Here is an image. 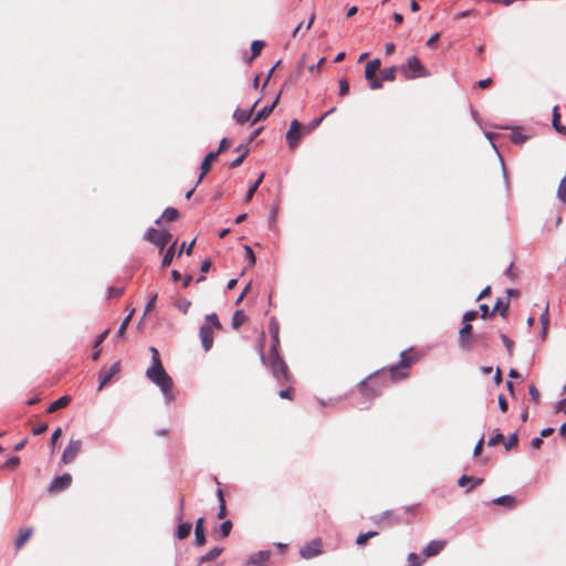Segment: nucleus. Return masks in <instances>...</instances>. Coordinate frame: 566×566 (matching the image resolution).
I'll list each match as a JSON object with an SVG mask.
<instances>
[{
    "label": "nucleus",
    "mask_w": 566,
    "mask_h": 566,
    "mask_svg": "<svg viewBox=\"0 0 566 566\" xmlns=\"http://www.w3.org/2000/svg\"><path fill=\"white\" fill-rule=\"evenodd\" d=\"M261 361L271 370L272 376L279 384L287 381L290 378L287 366L281 358L279 352L269 350V356L265 357L262 348L260 349Z\"/></svg>",
    "instance_id": "nucleus-1"
},
{
    "label": "nucleus",
    "mask_w": 566,
    "mask_h": 566,
    "mask_svg": "<svg viewBox=\"0 0 566 566\" xmlns=\"http://www.w3.org/2000/svg\"><path fill=\"white\" fill-rule=\"evenodd\" d=\"M146 377L160 389L167 405L175 400V395L172 392L174 381L165 368L157 370L147 369Z\"/></svg>",
    "instance_id": "nucleus-2"
},
{
    "label": "nucleus",
    "mask_w": 566,
    "mask_h": 566,
    "mask_svg": "<svg viewBox=\"0 0 566 566\" xmlns=\"http://www.w3.org/2000/svg\"><path fill=\"white\" fill-rule=\"evenodd\" d=\"M400 72L402 76L408 80L430 76V72L423 67L417 56L408 57L406 64L400 66Z\"/></svg>",
    "instance_id": "nucleus-3"
},
{
    "label": "nucleus",
    "mask_w": 566,
    "mask_h": 566,
    "mask_svg": "<svg viewBox=\"0 0 566 566\" xmlns=\"http://www.w3.org/2000/svg\"><path fill=\"white\" fill-rule=\"evenodd\" d=\"M413 361H416L415 357H408L406 352H401L400 361L389 369L391 379L394 381L405 379L408 375L407 369L412 365Z\"/></svg>",
    "instance_id": "nucleus-4"
},
{
    "label": "nucleus",
    "mask_w": 566,
    "mask_h": 566,
    "mask_svg": "<svg viewBox=\"0 0 566 566\" xmlns=\"http://www.w3.org/2000/svg\"><path fill=\"white\" fill-rule=\"evenodd\" d=\"M144 239L161 250L171 241L172 235L165 230L159 231L154 228H148L144 234Z\"/></svg>",
    "instance_id": "nucleus-5"
},
{
    "label": "nucleus",
    "mask_w": 566,
    "mask_h": 566,
    "mask_svg": "<svg viewBox=\"0 0 566 566\" xmlns=\"http://www.w3.org/2000/svg\"><path fill=\"white\" fill-rule=\"evenodd\" d=\"M323 542L319 537L313 538L300 548V555L304 559H312L323 554Z\"/></svg>",
    "instance_id": "nucleus-6"
},
{
    "label": "nucleus",
    "mask_w": 566,
    "mask_h": 566,
    "mask_svg": "<svg viewBox=\"0 0 566 566\" xmlns=\"http://www.w3.org/2000/svg\"><path fill=\"white\" fill-rule=\"evenodd\" d=\"M81 449H82V440L81 439H71L61 457V461L63 462V464L71 463L76 458V455L81 452Z\"/></svg>",
    "instance_id": "nucleus-7"
},
{
    "label": "nucleus",
    "mask_w": 566,
    "mask_h": 566,
    "mask_svg": "<svg viewBox=\"0 0 566 566\" xmlns=\"http://www.w3.org/2000/svg\"><path fill=\"white\" fill-rule=\"evenodd\" d=\"M195 241L196 240H192L191 243L186 248V244L185 242L181 244L180 249L178 252L175 251V244L176 242H174V244L166 251L164 258H163V261H161V265L165 268V266H168L171 264L175 255L176 256H179L184 251H186V253L189 255L192 251V247L195 244Z\"/></svg>",
    "instance_id": "nucleus-8"
},
{
    "label": "nucleus",
    "mask_w": 566,
    "mask_h": 566,
    "mask_svg": "<svg viewBox=\"0 0 566 566\" xmlns=\"http://www.w3.org/2000/svg\"><path fill=\"white\" fill-rule=\"evenodd\" d=\"M72 483V475L70 473H63L62 475L55 476L49 488L48 491L50 493H59L61 491L66 490Z\"/></svg>",
    "instance_id": "nucleus-9"
},
{
    "label": "nucleus",
    "mask_w": 566,
    "mask_h": 566,
    "mask_svg": "<svg viewBox=\"0 0 566 566\" xmlns=\"http://www.w3.org/2000/svg\"><path fill=\"white\" fill-rule=\"evenodd\" d=\"M271 557V551L264 549L251 554L245 562L247 566H266Z\"/></svg>",
    "instance_id": "nucleus-10"
},
{
    "label": "nucleus",
    "mask_w": 566,
    "mask_h": 566,
    "mask_svg": "<svg viewBox=\"0 0 566 566\" xmlns=\"http://www.w3.org/2000/svg\"><path fill=\"white\" fill-rule=\"evenodd\" d=\"M301 139L300 123L297 119H293L290 125V129L286 133V142L291 148L297 146Z\"/></svg>",
    "instance_id": "nucleus-11"
},
{
    "label": "nucleus",
    "mask_w": 566,
    "mask_h": 566,
    "mask_svg": "<svg viewBox=\"0 0 566 566\" xmlns=\"http://www.w3.org/2000/svg\"><path fill=\"white\" fill-rule=\"evenodd\" d=\"M212 334H213L212 326H210L208 324H203L200 327L201 344L206 352H208L212 347V344H213Z\"/></svg>",
    "instance_id": "nucleus-12"
},
{
    "label": "nucleus",
    "mask_w": 566,
    "mask_h": 566,
    "mask_svg": "<svg viewBox=\"0 0 566 566\" xmlns=\"http://www.w3.org/2000/svg\"><path fill=\"white\" fill-rule=\"evenodd\" d=\"M472 329V325L467 323L459 331V345L461 348L468 350L471 348V337L470 333Z\"/></svg>",
    "instance_id": "nucleus-13"
},
{
    "label": "nucleus",
    "mask_w": 566,
    "mask_h": 566,
    "mask_svg": "<svg viewBox=\"0 0 566 566\" xmlns=\"http://www.w3.org/2000/svg\"><path fill=\"white\" fill-rule=\"evenodd\" d=\"M446 542L443 541H431L422 551L424 558L438 555L444 547Z\"/></svg>",
    "instance_id": "nucleus-14"
},
{
    "label": "nucleus",
    "mask_w": 566,
    "mask_h": 566,
    "mask_svg": "<svg viewBox=\"0 0 566 566\" xmlns=\"http://www.w3.org/2000/svg\"><path fill=\"white\" fill-rule=\"evenodd\" d=\"M258 104V101L249 109H237L233 114L234 119L239 124H244L248 120H252V114Z\"/></svg>",
    "instance_id": "nucleus-15"
},
{
    "label": "nucleus",
    "mask_w": 566,
    "mask_h": 566,
    "mask_svg": "<svg viewBox=\"0 0 566 566\" xmlns=\"http://www.w3.org/2000/svg\"><path fill=\"white\" fill-rule=\"evenodd\" d=\"M218 151H210L202 160L201 163V174L198 177L197 185L202 180L205 175L210 170L211 163L217 158Z\"/></svg>",
    "instance_id": "nucleus-16"
},
{
    "label": "nucleus",
    "mask_w": 566,
    "mask_h": 566,
    "mask_svg": "<svg viewBox=\"0 0 566 566\" xmlns=\"http://www.w3.org/2000/svg\"><path fill=\"white\" fill-rule=\"evenodd\" d=\"M203 517H199L196 521V527H195V543L198 546H202L206 543V535L203 530Z\"/></svg>",
    "instance_id": "nucleus-17"
},
{
    "label": "nucleus",
    "mask_w": 566,
    "mask_h": 566,
    "mask_svg": "<svg viewBox=\"0 0 566 566\" xmlns=\"http://www.w3.org/2000/svg\"><path fill=\"white\" fill-rule=\"evenodd\" d=\"M279 95L276 96V98L273 101V103L271 105H266L264 107H262L256 114L255 116L252 118V122L251 124L254 125L256 124L259 120L265 118L266 116L270 115V113L273 111V108L275 107L277 101H279Z\"/></svg>",
    "instance_id": "nucleus-18"
},
{
    "label": "nucleus",
    "mask_w": 566,
    "mask_h": 566,
    "mask_svg": "<svg viewBox=\"0 0 566 566\" xmlns=\"http://www.w3.org/2000/svg\"><path fill=\"white\" fill-rule=\"evenodd\" d=\"M118 370H119V363L116 361L109 367L108 371L104 376L101 377L99 384L97 386V390H102L103 387L112 379V377L118 373Z\"/></svg>",
    "instance_id": "nucleus-19"
},
{
    "label": "nucleus",
    "mask_w": 566,
    "mask_h": 566,
    "mask_svg": "<svg viewBox=\"0 0 566 566\" xmlns=\"http://www.w3.org/2000/svg\"><path fill=\"white\" fill-rule=\"evenodd\" d=\"M359 389L364 396L367 398L376 397L380 394V391L371 386L367 385L366 379L361 380L359 384Z\"/></svg>",
    "instance_id": "nucleus-20"
},
{
    "label": "nucleus",
    "mask_w": 566,
    "mask_h": 566,
    "mask_svg": "<svg viewBox=\"0 0 566 566\" xmlns=\"http://www.w3.org/2000/svg\"><path fill=\"white\" fill-rule=\"evenodd\" d=\"M237 151L240 153V158H235L234 160H232L230 163V167H237V166L242 164V161L244 160V158L249 154V147L247 145H244V144H240L237 147Z\"/></svg>",
    "instance_id": "nucleus-21"
},
{
    "label": "nucleus",
    "mask_w": 566,
    "mask_h": 566,
    "mask_svg": "<svg viewBox=\"0 0 566 566\" xmlns=\"http://www.w3.org/2000/svg\"><path fill=\"white\" fill-rule=\"evenodd\" d=\"M70 401H71V397H70V396H63V397H60L59 399H56L55 401H53V402L50 405V407H49L48 411H49V412H54V411H56L57 409H60V408H63V407L67 406V405L70 403Z\"/></svg>",
    "instance_id": "nucleus-22"
},
{
    "label": "nucleus",
    "mask_w": 566,
    "mask_h": 566,
    "mask_svg": "<svg viewBox=\"0 0 566 566\" xmlns=\"http://www.w3.org/2000/svg\"><path fill=\"white\" fill-rule=\"evenodd\" d=\"M380 66V60L379 59H375L373 61H369L366 65V69H365V77L366 78H371L373 76H375V73L377 71V69Z\"/></svg>",
    "instance_id": "nucleus-23"
},
{
    "label": "nucleus",
    "mask_w": 566,
    "mask_h": 566,
    "mask_svg": "<svg viewBox=\"0 0 566 566\" xmlns=\"http://www.w3.org/2000/svg\"><path fill=\"white\" fill-rule=\"evenodd\" d=\"M552 125H553L554 129L558 134L566 135V127L560 125L559 114L557 112V106H555L554 109H553V122H552Z\"/></svg>",
    "instance_id": "nucleus-24"
},
{
    "label": "nucleus",
    "mask_w": 566,
    "mask_h": 566,
    "mask_svg": "<svg viewBox=\"0 0 566 566\" xmlns=\"http://www.w3.org/2000/svg\"><path fill=\"white\" fill-rule=\"evenodd\" d=\"M191 532V524L190 523H180L177 526L176 530V536L179 539H184L190 535Z\"/></svg>",
    "instance_id": "nucleus-25"
},
{
    "label": "nucleus",
    "mask_w": 566,
    "mask_h": 566,
    "mask_svg": "<svg viewBox=\"0 0 566 566\" xmlns=\"http://www.w3.org/2000/svg\"><path fill=\"white\" fill-rule=\"evenodd\" d=\"M178 218V211L175 208H167L163 212L161 217L158 218L155 223L159 224L161 219H166L167 221H175Z\"/></svg>",
    "instance_id": "nucleus-26"
},
{
    "label": "nucleus",
    "mask_w": 566,
    "mask_h": 566,
    "mask_svg": "<svg viewBox=\"0 0 566 566\" xmlns=\"http://www.w3.org/2000/svg\"><path fill=\"white\" fill-rule=\"evenodd\" d=\"M263 178H264V174H261L259 176V178L248 189V191H247V193L244 196V201L245 202L250 201L253 198V196H254L255 191L258 190L260 184L262 182Z\"/></svg>",
    "instance_id": "nucleus-27"
},
{
    "label": "nucleus",
    "mask_w": 566,
    "mask_h": 566,
    "mask_svg": "<svg viewBox=\"0 0 566 566\" xmlns=\"http://www.w3.org/2000/svg\"><path fill=\"white\" fill-rule=\"evenodd\" d=\"M556 196L562 205H566V172L558 185Z\"/></svg>",
    "instance_id": "nucleus-28"
},
{
    "label": "nucleus",
    "mask_w": 566,
    "mask_h": 566,
    "mask_svg": "<svg viewBox=\"0 0 566 566\" xmlns=\"http://www.w3.org/2000/svg\"><path fill=\"white\" fill-rule=\"evenodd\" d=\"M515 499L512 495H501L492 501L493 504L512 507Z\"/></svg>",
    "instance_id": "nucleus-29"
},
{
    "label": "nucleus",
    "mask_w": 566,
    "mask_h": 566,
    "mask_svg": "<svg viewBox=\"0 0 566 566\" xmlns=\"http://www.w3.org/2000/svg\"><path fill=\"white\" fill-rule=\"evenodd\" d=\"M31 534H32L31 528H27V530L22 531L20 533V535L18 536V538L15 539V547L21 548L24 545V543L30 538Z\"/></svg>",
    "instance_id": "nucleus-30"
},
{
    "label": "nucleus",
    "mask_w": 566,
    "mask_h": 566,
    "mask_svg": "<svg viewBox=\"0 0 566 566\" xmlns=\"http://www.w3.org/2000/svg\"><path fill=\"white\" fill-rule=\"evenodd\" d=\"M245 319H247V316L244 315V313L242 311L234 312V314L232 316V321H231L232 327L238 328L245 322Z\"/></svg>",
    "instance_id": "nucleus-31"
},
{
    "label": "nucleus",
    "mask_w": 566,
    "mask_h": 566,
    "mask_svg": "<svg viewBox=\"0 0 566 566\" xmlns=\"http://www.w3.org/2000/svg\"><path fill=\"white\" fill-rule=\"evenodd\" d=\"M223 548L221 547H214L212 549H210L208 553H206L201 558H200V562L201 563H205V562H209V560H212L214 559L216 557H218L221 553H222Z\"/></svg>",
    "instance_id": "nucleus-32"
},
{
    "label": "nucleus",
    "mask_w": 566,
    "mask_h": 566,
    "mask_svg": "<svg viewBox=\"0 0 566 566\" xmlns=\"http://www.w3.org/2000/svg\"><path fill=\"white\" fill-rule=\"evenodd\" d=\"M378 533L376 531H369L367 533H361L356 538V544L358 546L366 545L367 541L371 537H375Z\"/></svg>",
    "instance_id": "nucleus-33"
},
{
    "label": "nucleus",
    "mask_w": 566,
    "mask_h": 566,
    "mask_svg": "<svg viewBox=\"0 0 566 566\" xmlns=\"http://www.w3.org/2000/svg\"><path fill=\"white\" fill-rule=\"evenodd\" d=\"M396 71H397L396 66H390V67L384 69L380 73L381 80L388 81V82L394 81L396 77Z\"/></svg>",
    "instance_id": "nucleus-34"
},
{
    "label": "nucleus",
    "mask_w": 566,
    "mask_h": 566,
    "mask_svg": "<svg viewBox=\"0 0 566 566\" xmlns=\"http://www.w3.org/2000/svg\"><path fill=\"white\" fill-rule=\"evenodd\" d=\"M231 530H232V523H231V521L228 520L220 524L219 528L216 530V533H220L221 537H227V536H229Z\"/></svg>",
    "instance_id": "nucleus-35"
},
{
    "label": "nucleus",
    "mask_w": 566,
    "mask_h": 566,
    "mask_svg": "<svg viewBox=\"0 0 566 566\" xmlns=\"http://www.w3.org/2000/svg\"><path fill=\"white\" fill-rule=\"evenodd\" d=\"M509 306H510V301H506L505 303H503L501 300H497L492 313L500 310V315L502 317H505L507 314Z\"/></svg>",
    "instance_id": "nucleus-36"
},
{
    "label": "nucleus",
    "mask_w": 566,
    "mask_h": 566,
    "mask_svg": "<svg viewBox=\"0 0 566 566\" xmlns=\"http://www.w3.org/2000/svg\"><path fill=\"white\" fill-rule=\"evenodd\" d=\"M276 218H277V211L275 208H272L268 216L269 229L272 231L276 230Z\"/></svg>",
    "instance_id": "nucleus-37"
},
{
    "label": "nucleus",
    "mask_w": 566,
    "mask_h": 566,
    "mask_svg": "<svg viewBox=\"0 0 566 566\" xmlns=\"http://www.w3.org/2000/svg\"><path fill=\"white\" fill-rule=\"evenodd\" d=\"M424 557L421 558L419 555H417L416 553H409L408 555V566H421L422 563L424 562Z\"/></svg>",
    "instance_id": "nucleus-38"
},
{
    "label": "nucleus",
    "mask_w": 566,
    "mask_h": 566,
    "mask_svg": "<svg viewBox=\"0 0 566 566\" xmlns=\"http://www.w3.org/2000/svg\"><path fill=\"white\" fill-rule=\"evenodd\" d=\"M527 139V137L523 134H521L517 128H513L512 130V136H511V140L514 143V144H523L525 143Z\"/></svg>",
    "instance_id": "nucleus-39"
},
{
    "label": "nucleus",
    "mask_w": 566,
    "mask_h": 566,
    "mask_svg": "<svg viewBox=\"0 0 566 566\" xmlns=\"http://www.w3.org/2000/svg\"><path fill=\"white\" fill-rule=\"evenodd\" d=\"M517 433L514 432V433H511L509 436V439L507 441L504 442V448L506 451L511 450L512 448H514L516 444H517Z\"/></svg>",
    "instance_id": "nucleus-40"
},
{
    "label": "nucleus",
    "mask_w": 566,
    "mask_h": 566,
    "mask_svg": "<svg viewBox=\"0 0 566 566\" xmlns=\"http://www.w3.org/2000/svg\"><path fill=\"white\" fill-rule=\"evenodd\" d=\"M264 48V42L261 40H254L251 44V51L253 53V57L260 54L261 50Z\"/></svg>",
    "instance_id": "nucleus-41"
},
{
    "label": "nucleus",
    "mask_w": 566,
    "mask_h": 566,
    "mask_svg": "<svg viewBox=\"0 0 566 566\" xmlns=\"http://www.w3.org/2000/svg\"><path fill=\"white\" fill-rule=\"evenodd\" d=\"M206 324L212 326V329L220 327V323L218 321L217 314L216 313L208 314L206 316Z\"/></svg>",
    "instance_id": "nucleus-42"
},
{
    "label": "nucleus",
    "mask_w": 566,
    "mask_h": 566,
    "mask_svg": "<svg viewBox=\"0 0 566 566\" xmlns=\"http://www.w3.org/2000/svg\"><path fill=\"white\" fill-rule=\"evenodd\" d=\"M243 249H244L245 259L249 261V263L251 265H253L255 263V255H254L253 250L251 249L250 245H244Z\"/></svg>",
    "instance_id": "nucleus-43"
},
{
    "label": "nucleus",
    "mask_w": 566,
    "mask_h": 566,
    "mask_svg": "<svg viewBox=\"0 0 566 566\" xmlns=\"http://www.w3.org/2000/svg\"><path fill=\"white\" fill-rule=\"evenodd\" d=\"M134 312H135V311H134V310H132V311L129 312V314L124 318V321L122 322V324H120V326H119V328H118V331H117V335H123V334H124V332H125V329H126V327H127V325H128V323H129V321H130V318H132V316H133Z\"/></svg>",
    "instance_id": "nucleus-44"
},
{
    "label": "nucleus",
    "mask_w": 566,
    "mask_h": 566,
    "mask_svg": "<svg viewBox=\"0 0 566 566\" xmlns=\"http://www.w3.org/2000/svg\"><path fill=\"white\" fill-rule=\"evenodd\" d=\"M338 84H339V95L340 96L346 95L349 92L348 81L346 78H342V80H339Z\"/></svg>",
    "instance_id": "nucleus-45"
},
{
    "label": "nucleus",
    "mask_w": 566,
    "mask_h": 566,
    "mask_svg": "<svg viewBox=\"0 0 566 566\" xmlns=\"http://www.w3.org/2000/svg\"><path fill=\"white\" fill-rule=\"evenodd\" d=\"M369 81V86L371 90H379L382 87V81L381 77L377 78L373 76L371 78H367Z\"/></svg>",
    "instance_id": "nucleus-46"
},
{
    "label": "nucleus",
    "mask_w": 566,
    "mask_h": 566,
    "mask_svg": "<svg viewBox=\"0 0 566 566\" xmlns=\"http://www.w3.org/2000/svg\"><path fill=\"white\" fill-rule=\"evenodd\" d=\"M269 331L271 334V338H275V336H279V325L274 319H271Z\"/></svg>",
    "instance_id": "nucleus-47"
},
{
    "label": "nucleus",
    "mask_w": 566,
    "mask_h": 566,
    "mask_svg": "<svg viewBox=\"0 0 566 566\" xmlns=\"http://www.w3.org/2000/svg\"><path fill=\"white\" fill-rule=\"evenodd\" d=\"M160 368H164V366L161 364V360H160L159 356L151 357V364H150V366L147 369L157 370V369H160Z\"/></svg>",
    "instance_id": "nucleus-48"
},
{
    "label": "nucleus",
    "mask_w": 566,
    "mask_h": 566,
    "mask_svg": "<svg viewBox=\"0 0 566 566\" xmlns=\"http://www.w3.org/2000/svg\"><path fill=\"white\" fill-rule=\"evenodd\" d=\"M555 412H564L566 415V398L557 401L554 407Z\"/></svg>",
    "instance_id": "nucleus-49"
},
{
    "label": "nucleus",
    "mask_w": 566,
    "mask_h": 566,
    "mask_svg": "<svg viewBox=\"0 0 566 566\" xmlns=\"http://www.w3.org/2000/svg\"><path fill=\"white\" fill-rule=\"evenodd\" d=\"M293 388L289 387L279 391V397L282 399H292Z\"/></svg>",
    "instance_id": "nucleus-50"
},
{
    "label": "nucleus",
    "mask_w": 566,
    "mask_h": 566,
    "mask_svg": "<svg viewBox=\"0 0 566 566\" xmlns=\"http://www.w3.org/2000/svg\"><path fill=\"white\" fill-rule=\"evenodd\" d=\"M501 339H502L504 346L506 347L509 355L511 356L513 342L504 334L501 335Z\"/></svg>",
    "instance_id": "nucleus-51"
},
{
    "label": "nucleus",
    "mask_w": 566,
    "mask_h": 566,
    "mask_svg": "<svg viewBox=\"0 0 566 566\" xmlns=\"http://www.w3.org/2000/svg\"><path fill=\"white\" fill-rule=\"evenodd\" d=\"M478 313L475 311H468L463 315V325L473 321L476 317Z\"/></svg>",
    "instance_id": "nucleus-52"
},
{
    "label": "nucleus",
    "mask_w": 566,
    "mask_h": 566,
    "mask_svg": "<svg viewBox=\"0 0 566 566\" xmlns=\"http://www.w3.org/2000/svg\"><path fill=\"white\" fill-rule=\"evenodd\" d=\"M189 306H190V302H189V301H187V300H181V301H179V302L176 304V307H177L179 311L184 312V313H187V311H188Z\"/></svg>",
    "instance_id": "nucleus-53"
},
{
    "label": "nucleus",
    "mask_w": 566,
    "mask_h": 566,
    "mask_svg": "<svg viewBox=\"0 0 566 566\" xmlns=\"http://www.w3.org/2000/svg\"><path fill=\"white\" fill-rule=\"evenodd\" d=\"M503 439V434L497 432L496 434H494L493 437H491L488 441V446L490 447H493L495 446L499 441H501Z\"/></svg>",
    "instance_id": "nucleus-54"
},
{
    "label": "nucleus",
    "mask_w": 566,
    "mask_h": 566,
    "mask_svg": "<svg viewBox=\"0 0 566 566\" xmlns=\"http://www.w3.org/2000/svg\"><path fill=\"white\" fill-rule=\"evenodd\" d=\"M528 392H530V396L532 397V399L537 402L538 399H539V392L537 390V388L535 386H530L528 388Z\"/></svg>",
    "instance_id": "nucleus-55"
},
{
    "label": "nucleus",
    "mask_w": 566,
    "mask_h": 566,
    "mask_svg": "<svg viewBox=\"0 0 566 566\" xmlns=\"http://www.w3.org/2000/svg\"><path fill=\"white\" fill-rule=\"evenodd\" d=\"M48 430L46 423H40L38 427L33 428L32 432L35 436L42 434Z\"/></svg>",
    "instance_id": "nucleus-56"
},
{
    "label": "nucleus",
    "mask_w": 566,
    "mask_h": 566,
    "mask_svg": "<svg viewBox=\"0 0 566 566\" xmlns=\"http://www.w3.org/2000/svg\"><path fill=\"white\" fill-rule=\"evenodd\" d=\"M156 300H157V294H153L150 296L148 303L146 304V307H145V311H144V316H146L148 311L153 307V305L155 304Z\"/></svg>",
    "instance_id": "nucleus-57"
},
{
    "label": "nucleus",
    "mask_w": 566,
    "mask_h": 566,
    "mask_svg": "<svg viewBox=\"0 0 566 566\" xmlns=\"http://www.w3.org/2000/svg\"><path fill=\"white\" fill-rule=\"evenodd\" d=\"M499 407L502 412H505L507 410V402L503 395L499 396Z\"/></svg>",
    "instance_id": "nucleus-58"
},
{
    "label": "nucleus",
    "mask_w": 566,
    "mask_h": 566,
    "mask_svg": "<svg viewBox=\"0 0 566 566\" xmlns=\"http://www.w3.org/2000/svg\"><path fill=\"white\" fill-rule=\"evenodd\" d=\"M480 311L482 312V318H486L493 314L492 312L489 311V306L486 304H481Z\"/></svg>",
    "instance_id": "nucleus-59"
},
{
    "label": "nucleus",
    "mask_w": 566,
    "mask_h": 566,
    "mask_svg": "<svg viewBox=\"0 0 566 566\" xmlns=\"http://www.w3.org/2000/svg\"><path fill=\"white\" fill-rule=\"evenodd\" d=\"M20 459L18 457H12L6 462L7 468H14L19 464Z\"/></svg>",
    "instance_id": "nucleus-60"
},
{
    "label": "nucleus",
    "mask_w": 566,
    "mask_h": 566,
    "mask_svg": "<svg viewBox=\"0 0 566 566\" xmlns=\"http://www.w3.org/2000/svg\"><path fill=\"white\" fill-rule=\"evenodd\" d=\"M230 146V140L228 138H222L221 142H220V145H219V148H218V155L224 150L226 148H228Z\"/></svg>",
    "instance_id": "nucleus-61"
},
{
    "label": "nucleus",
    "mask_w": 566,
    "mask_h": 566,
    "mask_svg": "<svg viewBox=\"0 0 566 566\" xmlns=\"http://www.w3.org/2000/svg\"><path fill=\"white\" fill-rule=\"evenodd\" d=\"M108 335V329H106L104 333H102L97 339L95 340V344H94V348H97L103 342L104 339L107 337Z\"/></svg>",
    "instance_id": "nucleus-62"
},
{
    "label": "nucleus",
    "mask_w": 566,
    "mask_h": 566,
    "mask_svg": "<svg viewBox=\"0 0 566 566\" xmlns=\"http://www.w3.org/2000/svg\"><path fill=\"white\" fill-rule=\"evenodd\" d=\"M541 324L542 326H548V307L545 308L544 313L541 315Z\"/></svg>",
    "instance_id": "nucleus-63"
},
{
    "label": "nucleus",
    "mask_w": 566,
    "mask_h": 566,
    "mask_svg": "<svg viewBox=\"0 0 566 566\" xmlns=\"http://www.w3.org/2000/svg\"><path fill=\"white\" fill-rule=\"evenodd\" d=\"M542 443H543V440H542V438H541V437L534 438V439H532V441H531V446H532V448H534V449H539V448H541V446H542Z\"/></svg>",
    "instance_id": "nucleus-64"
}]
</instances>
